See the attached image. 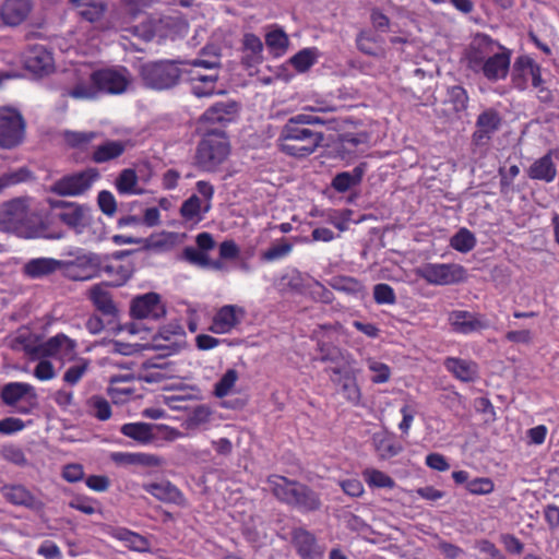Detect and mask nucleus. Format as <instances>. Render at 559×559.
I'll return each mask as SVG.
<instances>
[{
  "label": "nucleus",
  "instance_id": "f257e3e1",
  "mask_svg": "<svg viewBox=\"0 0 559 559\" xmlns=\"http://www.w3.org/2000/svg\"><path fill=\"white\" fill-rule=\"evenodd\" d=\"M466 67L490 82L504 80L510 71L511 51L485 34H477L464 53Z\"/></svg>",
  "mask_w": 559,
  "mask_h": 559
},
{
  "label": "nucleus",
  "instance_id": "f03ea898",
  "mask_svg": "<svg viewBox=\"0 0 559 559\" xmlns=\"http://www.w3.org/2000/svg\"><path fill=\"white\" fill-rule=\"evenodd\" d=\"M47 202L50 207L60 210L57 217L66 226L76 234L87 233V241H99L105 237V226L99 218H93L90 206L53 199H48Z\"/></svg>",
  "mask_w": 559,
  "mask_h": 559
},
{
  "label": "nucleus",
  "instance_id": "7ed1b4c3",
  "mask_svg": "<svg viewBox=\"0 0 559 559\" xmlns=\"http://www.w3.org/2000/svg\"><path fill=\"white\" fill-rule=\"evenodd\" d=\"M321 360L334 362L335 366L331 368L333 377L332 381L341 385L344 397L352 404L357 405L361 399V392L357 384L358 369L355 368L354 358L343 353L337 347L325 348L322 346Z\"/></svg>",
  "mask_w": 559,
  "mask_h": 559
},
{
  "label": "nucleus",
  "instance_id": "20e7f679",
  "mask_svg": "<svg viewBox=\"0 0 559 559\" xmlns=\"http://www.w3.org/2000/svg\"><path fill=\"white\" fill-rule=\"evenodd\" d=\"M186 60L160 59L136 67L142 84L154 91H168L183 81Z\"/></svg>",
  "mask_w": 559,
  "mask_h": 559
},
{
  "label": "nucleus",
  "instance_id": "39448f33",
  "mask_svg": "<svg viewBox=\"0 0 559 559\" xmlns=\"http://www.w3.org/2000/svg\"><path fill=\"white\" fill-rule=\"evenodd\" d=\"M322 140V133L305 128L295 117L283 127L278 138L281 151L295 157L309 156Z\"/></svg>",
  "mask_w": 559,
  "mask_h": 559
},
{
  "label": "nucleus",
  "instance_id": "423d86ee",
  "mask_svg": "<svg viewBox=\"0 0 559 559\" xmlns=\"http://www.w3.org/2000/svg\"><path fill=\"white\" fill-rule=\"evenodd\" d=\"M36 216L26 199L12 200L0 207V230L14 233L24 238L36 236Z\"/></svg>",
  "mask_w": 559,
  "mask_h": 559
},
{
  "label": "nucleus",
  "instance_id": "0eeeda50",
  "mask_svg": "<svg viewBox=\"0 0 559 559\" xmlns=\"http://www.w3.org/2000/svg\"><path fill=\"white\" fill-rule=\"evenodd\" d=\"M217 64V57L211 60L193 59L183 62V80L190 84L193 95L197 97H209L216 93L218 75L216 72L205 73V71L213 70Z\"/></svg>",
  "mask_w": 559,
  "mask_h": 559
},
{
  "label": "nucleus",
  "instance_id": "6e6552de",
  "mask_svg": "<svg viewBox=\"0 0 559 559\" xmlns=\"http://www.w3.org/2000/svg\"><path fill=\"white\" fill-rule=\"evenodd\" d=\"M230 152L227 138L223 133H209L197 150V163L205 171H215Z\"/></svg>",
  "mask_w": 559,
  "mask_h": 559
},
{
  "label": "nucleus",
  "instance_id": "1a4fd4ad",
  "mask_svg": "<svg viewBox=\"0 0 559 559\" xmlns=\"http://www.w3.org/2000/svg\"><path fill=\"white\" fill-rule=\"evenodd\" d=\"M25 120L20 110L12 106L0 107V147L12 148L22 143Z\"/></svg>",
  "mask_w": 559,
  "mask_h": 559
},
{
  "label": "nucleus",
  "instance_id": "9d476101",
  "mask_svg": "<svg viewBox=\"0 0 559 559\" xmlns=\"http://www.w3.org/2000/svg\"><path fill=\"white\" fill-rule=\"evenodd\" d=\"M99 179V173L95 168L63 176L56 180L49 190L60 197H79L88 191Z\"/></svg>",
  "mask_w": 559,
  "mask_h": 559
},
{
  "label": "nucleus",
  "instance_id": "9b49d317",
  "mask_svg": "<svg viewBox=\"0 0 559 559\" xmlns=\"http://www.w3.org/2000/svg\"><path fill=\"white\" fill-rule=\"evenodd\" d=\"M187 346L186 331L179 321H170L155 333L147 349L165 350L167 355L179 353Z\"/></svg>",
  "mask_w": 559,
  "mask_h": 559
},
{
  "label": "nucleus",
  "instance_id": "f8f14e48",
  "mask_svg": "<svg viewBox=\"0 0 559 559\" xmlns=\"http://www.w3.org/2000/svg\"><path fill=\"white\" fill-rule=\"evenodd\" d=\"M2 402L20 414H28L36 406L35 388L26 382H9L1 389Z\"/></svg>",
  "mask_w": 559,
  "mask_h": 559
},
{
  "label": "nucleus",
  "instance_id": "ddd939ff",
  "mask_svg": "<svg viewBox=\"0 0 559 559\" xmlns=\"http://www.w3.org/2000/svg\"><path fill=\"white\" fill-rule=\"evenodd\" d=\"M416 274L431 285H452L463 282L465 269L455 263H427L416 270Z\"/></svg>",
  "mask_w": 559,
  "mask_h": 559
},
{
  "label": "nucleus",
  "instance_id": "4468645a",
  "mask_svg": "<svg viewBox=\"0 0 559 559\" xmlns=\"http://www.w3.org/2000/svg\"><path fill=\"white\" fill-rule=\"evenodd\" d=\"M76 341L63 333H58L35 348L38 358L52 357L62 362L72 361L76 357Z\"/></svg>",
  "mask_w": 559,
  "mask_h": 559
},
{
  "label": "nucleus",
  "instance_id": "2eb2a0df",
  "mask_svg": "<svg viewBox=\"0 0 559 559\" xmlns=\"http://www.w3.org/2000/svg\"><path fill=\"white\" fill-rule=\"evenodd\" d=\"M246 309L239 305H224L214 312L209 331L218 334H229L236 330L245 320Z\"/></svg>",
  "mask_w": 559,
  "mask_h": 559
},
{
  "label": "nucleus",
  "instance_id": "dca6fc26",
  "mask_svg": "<svg viewBox=\"0 0 559 559\" xmlns=\"http://www.w3.org/2000/svg\"><path fill=\"white\" fill-rule=\"evenodd\" d=\"M513 86L520 91L526 90L530 85L539 88L543 84L540 68L530 57H519L511 72Z\"/></svg>",
  "mask_w": 559,
  "mask_h": 559
},
{
  "label": "nucleus",
  "instance_id": "f3484780",
  "mask_svg": "<svg viewBox=\"0 0 559 559\" xmlns=\"http://www.w3.org/2000/svg\"><path fill=\"white\" fill-rule=\"evenodd\" d=\"M90 80L95 84L98 92L108 94L123 93L130 84V75L126 69H105L93 72Z\"/></svg>",
  "mask_w": 559,
  "mask_h": 559
},
{
  "label": "nucleus",
  "instance_id": "a211bd4d",
  "mask_svg": "<svg viewBox=\"0 0 559 559\" xmlns=\"http://www.w3.org/2000/svg\"><path fill=\"white\" fill-rule=\"evenodd\" d=\"M131 316L136 319L159 320L166 316V307L156 293H146L133 298Z\"/></svg>",
  "mask_w": 559,
  "mask_h": 559
},
{
  "label": "nucleus",
  "instance_id": "6ab92c4d",
  "mask_svg": "<svg viewBox=\"0 0 559 559\" xmlns=\"http://www.w3.org/2000/svg\"><path fill=\"white\" fill-rule=\"evenodd\" d=\"M370 136L366 131L345 132L338 136L336 151L342 159L352 160L369 148Z\"/></svg>",
  "mask_w": 559,
  "mask_h": 559
},
{
  "label": "nucleus",
  "instance_id": "aec40b11",
  "mask_svg": "<svg viewBox=\"0 0 559 559\" xmlns=\"http://www.w3.org/2000/svg\"><path fill=\"white\" fill-rule=\"evenodd\" d=\"M449 323L453 331L461 334L480 332L491 326L486 316L464 310H455L449 314Z\"/></svg>",
  "mask_w": 559,
  "mask_h": 559
},
{
  "label": "nucleus",
  "instance_id": "412c9836",
  "mask_svg": "<svg viewBox=\"0 0 559 559\" xmlns=\"http://www.w3.org/2000/svg\"><path fill=\"white\" fill-rule=\"evenodd\" d=\"M99 258L94 253H80L73 261L63 262L67 274L76 281L90 280L99 266Z\"/></svg>",
  "mask_w": 559,
  "mask_h": 559
},
{
  "label": "nucleus",
  "instance_id": "4be33fe9",
  "mask_svg": "<svg viewBox=\"0 0 559 559\" xmlns=\"http://www.w3.org/2000/svg\"><path fill=\"white\" fill-rule=\"evenodd\" d=\"M33 7V0H4L0 8L1 20L9 26L20 25L27 19Z\"/></svg>",
  "mask_w": 559,
  "mask_h": 559
},
{
  "label": "nucleus",
  "instance_id": "5701e85b",
  "mask_svg": "<svg viewBox=\"0 0 559 559\" xmlns=\"http://www.w3.org/2000/svg\"><path fill=\"white\" fill-rule=\"evenodd\" d=\"M110 460L118 466H144L158 467L163 464V459L158 455L143 452H111Z\"/></svg>",
  "mask_w": 559,
  "mask_h": 559
},
{
  "label": "nucleus",
  "instance_id": "b1692460",
  "mask_svg": "<svg viewBox=\"0 0 559 559\" xmlns=\"http://www.w3.org/2000/svg\"><path fill=\"white\" fill-rule=\"evenodd\" d=\"M25 67L36 74H47L53 69V58L44 46L31 47L24 57Z\"/></svg>",
  "mask_w": 559,
  "mask_h": 559
},
{
  "label": "nucleus",
  "instance_id": "393cba45",
  "mask_svg": "<svg viewBox=\"0 0 559 559\" xmlns=\"http://www.w3.org/2000/svg\"><path fill=\"white\" fill-rule=\"evenodd\" d=\"M115 188L120 195H142L146 192L144 180L133 168L122 169L115 180Z\"/></svg>",
  "mask_w": 559,
  "mask_h": 559
},
{
  "label": "nucleus",
  "instance_id": "a878e982",
  "mask_svg": "<svg viewBox=\"0 0 559 559\" xmlns=\"http://www.w3.org/2000/svg\"><path fill=\"white\" fill-rule=\"evenodd\" d=\"M69 3L82 19L91 23L100 20L107 9L105 0H69Z\"/></svg>",
  "mask_w": 559,
  "mask_h": 559
},
{
  "label": "nucleus",
  "instance_id": "bb28decb",
  "mask_svg": "<svg viewBox=\"0 0 559 559\" xmlns=\"http://www.w3.org/2000/svg\"><path fill=\"white\" fill-rule=\"evenodd\" d=\"M120 432L142 445L150 444L156 439L155 425L148 423L124 424L121 426Z\"/></svg>",
  "mask_w": 559,
  "mask_h": 559
},
{
  "label": "nucleus",
  "instance_id": "cd10ccee",
  "mask_svg": "<svg viewBox=\"0 0 559 559\" xmlns=\"http://www.w3.org/2000/svg\"><path fill=\"white\" fill-rule=\"evenodd\" d=\"M238 105L235 102H221L211 106L203 115L202 120L209 123H224L235 119Z\"/></svg>",
  "mask_w": 559,
  "mask_h": 559
},
{
  "label": "nucleus",
  "instance_id": "c85d7f7f",
  "mask_svg": "<svg viewBox=\"0 0 559 559\" xmlns=\"http://www.w3.org/2000/svg\"><path fill=\"white\" fill-rule=\"evenodd\" d=\"M298 484L299 483L278 475H273L267 478L269 489L274 493V496L278 500L290 506L295 500V495H297Z\"/></svg>",
  "mask_w": 559,
  "mask_h": 559
},
{
  "label": "nucleus",
  "instance_id": "c756f323",
  "mask_svg": "<svg viewBox=\"0 0 559 559\" xmlns=\"http://www.w3.org/2000/svg\"><path fill=\"white\" fill-rule=\"evenodd\" d=\"M174 368L167 364L144 362L140 369L139 378L146 383L163 384L171 378Z\"/></svg>",
  "mask_w": 559,
  "mask_h": 559
},
{
  "label": "nucleus",
  "instance_id": "7c9ffc66",
  "mask_svg": "<svg viewBox=\"0 0 559 559\" xmlns=\"http://www.w3.org/2000/svg\"><path fill=\"white\" fill-rule=\"evenodd\" d=\"M527 176L533 180H540L544 182H552L557 176V167L550 155L535 159L526 170Z\"/></svg>",
  "mask_w": 559,
  "mask_h": 559
},
{
  "label": "nucleus",
  "instance_id": "2f4dec72",
  "mask_svg": "<svg viewBox=\"0 0 559 559\" xmlns=\"http://www.w3.org/2000/svg\"><path fill=\"white\" fill-rule=\"evenodd\" d=\"M143 488L163 502L181 503L183 501L180 490L167 480L145 484Z\"/></svg>",
  "mask_w": 559,
  "mask_h": 559
},
{
  "label": "nucleus",
  "instance_id": "473e14b6",
  "mask_svg": "<svg viewBox=\"0 0 559 559\" xmlns=\"http://www.w3.org/2000/svg\"><path fill=\"white\" fill-rule=\"evenodd\" d=\"M500 116L493 109H487L481 112L476 121V131L474 132V140L476 143H481L484 139H488L500 124Z\"/></svg>",
  "mask_w": 559,
  "mask_h": 559
},
{
  "label": "nucleus",
  "instance_id": "72a5a7b5",
  "mask_svg": "<svg viewBox=\"0 0 559 559\" xmlns=\"http://www.w3.org/2000/svg\"><path fill=\"white\" fill-rule=\"evenodd\" d=\"M242 62L251 68L263 61V44L261 39L251 33L245 34L242 38Z\"/></svg>",
  "mask_w": 559,
  "mask_h": 559
},
{
  "label": "nucleus",
  "instance_id": "f704fd0d",
  "mask_svg": "<svg viewBox=\"0 0 559 559\" xmlns=\"http://www.w3.org/2000/svg\"><path fill=\"white\" fill-rule=\"evenodd\" d=\"M63 267V262L52 258H37L29 260L24 265L26 275L33 278L49 275Z\"/></svg>",
  "mask_w": 559,
  "mask_h": 559
},
{
  "label": "nucleus",
  "instance_id": "c9c22d12",
  "mask_svg": "<svg viewBox=\"0 0 559 559\" xmlns=\"http://www.w3.org/2000/svg\"><path fill=\"white\" fill-rule=\"evenodd\" d=\"M127 148V142L112 140L98 145L93 152L92 158L95 163H106L121 156Z\"/></svg>",
  "mask_w": 559,
  "mask_h": 559
},
{
  "label": "nucleus",
  "instance_id": "e433bc0d",
  "mask_svg": "<svg viewBox=\"0 0 559 559\" xmlns=\"http://www.w3.org/2000/svg\"><path fill=\"white\" fill-rule=\"evenodd\" d=\"M444 365L461 381H473L477 377V365L471 360L448 358Z\"/></svg>",
  "mask_w": 559,
  "mask_h": 559
},
{
  "label": "nucleus",
  "instance_id": "4c0bfd02",
  "mask_svg": "<svg viewBox=\"0 0 559 559\" xmlns=\"http://www.w3.org/2000/svg\"><path fill=\"white\" fill-rule=\"evenodd\" d=\"M294 544L304 559H316L320 555L313 535L305 530L295 531Z\"/></svg>",
  "mask_w": 559,
  "mask_h": 559
},
{
  "label": "nucleus",
  "instance_id": "58836bf2",
  "mask_svg": "<svg viewBox=\"0 0 559 559\" xmlns=\"http://www.w3.org/2000/svg\"><path fill=\"white\" fill-rule=\"evenodd\" d=\"M211 209V203L202 202L197 195H191L187 199L180 209V213L186 221L200 222L203 215Z\"/></svg>",
  "mask_w": 559,
  "mask_h": 559
},
{
  "label": "nucleus",
  "instance_id": "ea45409f",
  "mask_svg": "<svg viewBox=\"0 0 559 559\" xmlns=\"http://www.w3.org/2000/svg\"><path fill=\"white\" fill-rule=\"evenodd\" d=\"M265 44L270 53L282 57L288 49L289 38L281 27L274 26L265 34Z\"/></svg>",
  "mask_w": 559,
  "mask_h": 559
},
{
  "label": "nucleus",
  "instance_id": "a19ab883",
  "mask_svg": "<svg viewBox=\"0 0 559 559\" xmlns=\"http://www.w3.org/2000/svg\"><path fill=\"white\" fill-rule=\"evenodd\" d=\"M364 173V165L355 167L352 171L340 173L333 178L332 187L337 192H346L350 188L360 183Z\"/></svg>",
  "mask_w": 559,
  "mask_h": 559
},
{
  "label": "nucleus",
  "instance_id": "79ce46f5",
  "mask_svg": "<svg viewBox=\"0 0 559 559\" xmlns=\"http://www.w3.org/2000/svg\"><path fill=\"white\" fill-rule=\"evenodd\" d=\"M90 299L93 305L105 314H114L116 311L111 295L106 285H94L90 289Z\"/></svg>",
  "mask_w": 559,
  "mask_h": 559
},
{
  "label": "nucleus",
  "instance_id": "37998d69",
  "mask_svg": "<svg viewBox=\"0 0 559 559\" xmlns=\"http://www.w3.org/2000/svg\"><path fill=\"white\" fill-rule=\"evenodd\" d=\"M2 495L13 504L35 507L36 499L34 496L21 485H12L2 487Z\"/></svg>",
  "mask_w": 559,
  "mask_h": 559
},
{
  "label": "nucleus",
  "instance_id": "c03bdc74",
  "mask_svg": "<svg viewBox=\"0 0 559 559\" xmlns=\"http://www.w3.org/2000/svg\"><path fill=\"white\" fill-rule=\"evenodd\" d=\"M297 495L292 506L304 511H313L320 508L319 496L302 484H298Z\"/></svg>",
  "mask_w": 559,
  "mask_h": 559
},
{
  "label": "nucleus",
  "instance_id": "a18cd8bd",
  "mask_svg": "<svg viewBox=\"0 0 559 559\" xmlns=\"http://www.w3.org/2000/svg\"><path fill=\"white\" fill-rule=\"evenodd\" d=\"M74 364L70 366L64 374L63 381L70 385H75L85 376L91 366V360L87 358H74Z\"/></svg>",
  "mask_w": 559,
  "mask_h": 559
},
{
  "label": "nucleus",
  "instance_id": "49530a36",
  "mask_svg": "<svg viewBox=\"0 0 559 559\" xmlns=\"http://www.w3.org/2000/svg\"><path fill=\"white\" fill-rule=\"evenodd\" d=\"M450 246L459 252L467 253L476 246V238L471 230L463 227L451 237Z\"/></svg>",
  "mask_w": 559,
  "mask_h": 559
},
{
  "label": "nucleus",
  "instance_id": "de8ad7c7",
  "mask_svg": "<svg viewBox=\"0 0 559 559\" xmlns=\"http://www.w3.org/2000/svg\"><path fill=\"white\" fill-rule=\"evenodd\" d=\"M362 477L369 487L391 489L395 486L393 478L376 468L364 469Z\"/></svg>",
  "mask_w": 559,
  "mask_h": 559
},
{
  "label": "nucleus",
  "instance_id": "09e8293b",
  "mask_svg": "<svg viewBox=\"0 0 559 559\" xmlns=\"http://www.w3.org/2000/svg\"><path fill=\"white\" fill-rule=\"evenodd\" d=\"M317 58L318 52L316 48H306L293 56L289 62L298 72H306L314 64Z\"/></svg>",
  "mask_w": 559,
  "mask_h": 559
},
{
  "label": "nucleus",
  "instance_id": "8fccbe9b",
  "mask_svg": "<svg viewBox=\"0 0 559 559\" xmlns=\"http://www.w3.org/2000/svg\"><path fill=\"white\" fill-rule=\"evenodd\" d=\"M332 286L340 292L349 295L362 297L365 295V286L361 282L354 277H337L333 280Z\"/></svg>",
  "mask_w": 559,
  "mask_h": 559
},
{
  "label": "nucleus",
  "instance_id": "3c124183",
  "mask_svg": "<svg viewBox=\"0 0 559 559\" xmlns=\"http://www.w3.org/2000/svg\"><path fill=\"white\" fill-rule=\"evenodd\" d=\"M212 412L205 405H200L193 409L185 421V426L189 430H195L211 420Z\"/></svg>",
  "mask_w": 559,
  "mask_h": 559
},
{
  "label": "nucleus",
  "instance_id": "603ef678",
  "mask_svg": "<svg viewBox=\"0 0 559 559\" xmlns=\"http://www.w3.org/2000/svg\"><path fill=\"white\" fill-rule=\"evenodd\" d=\"M87 406L94 417L99 420H107L111 416V407L106 399L94 395L88 399Z\"/></svg>",
  "mask_w": 559,
  "mask_h": 559
},
{
  "label": "nucleus",
  "instance_id": "864d4df0",
  "mask_svg": "<svg viewBox=\"0 0 559 559\" xmlns=\"http://www.w3.org/2000/svg\"><path fill=\"white\" fill-rule=\"evenodd\" d=\"M115 536L118 539L124 542L127 544V546L133 550L144 551L147 549V546H148L147 540L143 536H141L134 532L122 528V530H118L117 533L115 534Z\"/></svg>",
  "mask_w": 559,
  "mask_h": 559
},
{
  "label": "nucleus",
  "instance_id": "5fc2aeb1",
  "mask_svg": "<svg viewBox=\"0 0 559 559\" xmlns=\"http://www.w3.org/2000/svg\"><path fill=\"white\" fill-rule=\"evenodd\" d=\"M238 380V372L235 369H228L219 381L215 384L214 393L217 397H224L231 393Z\"/></svg>",
  "mask_w": 559,
  "mask_h": 559
},
{
  "label": "nucleus",
  "instance_id": "6e6d98bb",
  "mask_svg": "<svg viewBox=\"0 0 559 559\" xmlns=\"http://www.w3.org/2000/svg\"><path fill=\"white\" fill-rule=\"evenodd\" d=\"M368 369L373 373L371 381L373 383H385L391 378V369L388 365L374 359L366 360Z\"/></svg>",
  "mask_w": 559,
  "mask_h": 559
},
{
  "label": "nucleus",
  "instance_id": "4d7b16f0",
  "mask_svg": "<svg viewBox=\"0 0 559 559\" xmlns=\"http://www.w3.org/2000/svg\"><path fill=\"white\" fill-rule=\"evenodd\" d=\"M465 489L471 495L485 496L495 490V484L489 477H477L467 481Z\"/></svg>",
  "mask_w": 559,
  "mask_h": 559
},
{
  "label": "nucleus",
  "instance_id": "13d9d810",
  "mask_svg": "<svg viewBox=\"0 0 559 559\" xmlns=\"http://www.w3.org/2000/svg\"><path fill=\"white\" fill-rule=\"evenodd\" d=\"M293 250V245L282 239L280 242L274 243L271 248L262 253V259L265 261H276L288 255Z\"/></svg>",
  "mask_w": 559,
  "mask_h": 559
},
{
  "label": "nucleus",
  "instance_id": "bf43d9fd",
  "mask_svg": "<svg viewBox=\"0 0 559 559\" xmlns=\"http://www.w3.org/2000/svg\"><path fill=\"white\" fill-rule=\"evenodd\" d=\"M97 133L95 132H76V131H66L63 136L64 141L73 146L83 148L85 147L91 141H93L96 138Z\"/></svg>",
  "mask_w": 559,
  "mask_h": 559
},
{
  "label": "nucleus",
  "instance_id": "052dcab7",
  "mask_svg": "<svg viewBox=\"0 0 559 559\" xmlns=\"http://www.w3.org/2000/svg\"><path fill=\"white\" fill-rule=\"evenodd\" d=\"M449 102L453 104L455 111H463L467 107L468 95L465 88L462 86L455 85L449 88L448 91Z\"/></svg>",
  "mask_w": 559,
  "mask_h": 559
},
{
  "label": "nucleus",
  "instance_id": "680f3d73",
  "mask_svg": "<svg viewBox=\"0 0 559 559\" xmlns=\"http://www.w3.org/2000/svg\"><path fill=\"white\" fill-rule=\"evenodd\" d=\"M373 298L378 305H393L396 301L395 293L388 284H377L373 287Z\"/></svg>",
  "mask_w": 559,
  "mask_h": 559
},
{
  "label": "nucleus",
  "instance_id": "e2e57ef3",
  "mask_svg": "<svg viewBox=\"0 0 559 559\" xmlns=\"http://www.w3.org/2000/svg\"><path fill=\"white\" fill-rule=\"evenodd\" d=\"M98 94V90L91 81V84L79 83L76 86L68 91L67 95L75 99H92Z\"/></svg>",
  "mask_w": 559,
  "mask_h": 559
},
{
  "label": "nucleus",
  "instance_id": "0e129e2a",
  "mask_svg": "<svg viewBox=\"0 0 559 559\" xmlns=\"http://www.w3.org/2000/svg\"><path fill=\"white\" fill-rule=\"evenodd\" d=\"M284 287L293 292H302L306 287V277L300 272L294 270L282 278Z\"/></svg>",
  "mask_w": 559,
  "mask_h": 559
},
{
  "label": "nucleus",
  "instance_id": "69168bd1",
  "mask_svg": "<svg viewBox=\"0 0 559 559\" xmlns=\"http://www.w3.org/2000/svg\"><path fill=\"white\" fill-rule=\"evenodd\" d=\"M182 255L185 260H187L191 264L201 267H205L210 264V258L207 257V254L204 251L193 247L185 248Z\"/></svg>",
  "mask_w": 559,
  "mask_h": 559
},
{
  "label": "nucleus",
  "instance_id": "338daca9",
  "mask_svg": "<svg viewBox=\"0 0 559 559\" xmlns=\"http://www.w3.org/2000/svg\"><path fill=\"white\" fill-rule=\"evenodd\" d=\"M97 203L100 211L106 215H114L117 211V202L110 191L103 190L98 193Z\"/></svg>",
  "mask_w": 559,
  "mask_h": 559
},
{
  "label": "nucleus",
  "instance_id": "774afa93",
  "mask_svg": "<svg viewBox=\"0 0 559 559\" xmlns=\"http://www.w3.org/2000/svg\"><path fill=\"white\" fill-rule=\"evenodd\" d=\"M37 554L45 559H63L61 549L52 540L43 542L37 549Z\"/></svg>",
  "mask_w": 559,
  "mask_h": 559
}]
</instances>
